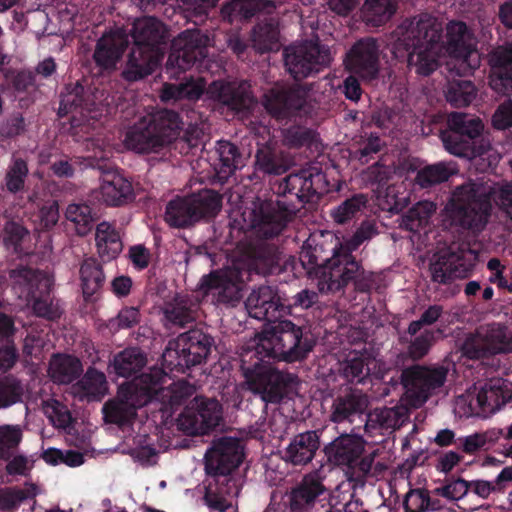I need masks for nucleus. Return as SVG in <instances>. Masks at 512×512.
<instances>
[{
	"instance_id": "obj_47",
	"label": "nucleus",
	"mask_w": 512,
	"mask_h": 512,
	"mask_svg": "<svg viewBox=\"0 0 512 512\" xmlns=\"http://www.w3.org/2000/svg\"><path fill=\"white\" fill-rule=\"evenodd\" d=\"M368 202L367 194L355 193L334 207L330 212V216L335 223L344 225L361 215Z\"/></svg>"
},
{
	"instance_id": "obj_35",
	"label": "nucleus",
	"mask_w": 512,
	"mask_h": 512,
	"mask_svg": "<svg viewBox=\"0 0 512 512\" xmlns=\"http://www.w3.org/2000/svg\"><path fill=\"white\" fill-rule=\"evenodd\" d=\"M368 406L367 397L356 391L337 396L331 407V421L341 423L351 421V417L365 412Z\"/></svg>"
},
{
	"instance_id": "obj_54",
	"label": "nucleus",
	"mask_w": 512,
	"mask_h": 512,
	"mask_svg": "<svg viewBox=\"0 0 512 512\" xmlns=\"http://www.w3.org/2000/svg\"><path fill=\"white\" fill-rule=\"evenodd\" d=\"M23 386L21 381L13 376L0 377V408L10 407L22 401Z\"/></svg>"
},
{
	"instance_id": "obj_20",
	"label": "nucleus",
	"mask_w": 512,
	"mask_h": 512,
	"mask_svg": "<svg viewBox=\"0 0 512 512\" xmlns=\"http://www.w3.org/2000/svg\"><path fill=\"white\" fill-rule=\"evenodd\" d=\"M474 37L462 22H450V66L459 74H469L479 67L480 55Z\"/></svg>"
},
{
	"instance_id": "obj_50",
	"label": "nucleus",
	"mask_w": 512,
	"mask_h": 512,
	"mask_svg": "<svg viewBox=\"0 0 512 512\" xmlns=\"http://www.w3.org/2000/svg\"><path fill=\"white\" fill-rule=\"evenodd\" d=\"M271 2L266 0H233L222 8V15L233 21L236 18H249L257 11L267 10Z\"/></svg>"
},
{
	"instance_id": "obj_33",
	"label": "nucleus",
	"mask_w": 512,
	"mask_h": 512,
	"mask_svg": "<svg viewBox=\"0 0 512 512\" xmlns=\"http://www.w3.org/2000/svg\"><path fill=\"white\" fill-rule=\"evenodd\" d=\"M88 97L79 82L66 86L61 98L58 115L63 117L71 113L72 128L85 125L86 123L83 120L86 117L84 110L89 111L88 106L90 105Z\"/></svg>"
},
{
	"instance_id": "obj_61",
	"label": "nucleus",
	"mask_w": 512,
	"mask_h": 512,
	"mask_svg": "<svg viewBox=\"0 0 512 512\" xmlns=\"http://www.w3.org/2000/svg\"><path fill=\"white\" fill-rule=\"evenodd\" d=\"M475 87L468 80L450 81V104L465 106L475 98Z\"/></svg>"
},
{
	"instance_id": "obj_44",
	"label": "nucleus",
	"mask_w": 512,
	"mask_h": 512,
	"mask_svg": "<svg viewBox=\"0 0 512 512\" xmlns=\"http://www.w3.org/2000/svg\"><path fill=\"white\" fill-rule=\"evenodd\" d=\"M65 218L74 225L79 236L89 234L99 216L89 204L85 202L70 203L65 210Z\"/></svg>"
},
{
	"instance_id": "obj_55",
	"label": "nucleus",
	"mask_w": 512,
	"mask_h": 512,
	"mask_svg": "<svg viewBox=\"0 0 512 512\" xmlns=\"http://www.w3.org/2000/svg\"><path fill=\"white\" fill-rule=\"evenodd\" d=\"M284 142L290 148L307 147L309 149L318 150L319 141L317 130H280Z\"/></svg>"
},
{
	"instance_id": "obj_13",
	"label": "nucleus",
	"mask_w": 512,
	"mask_h": 512,
	"mask_svg": "<svg viewBox=\"0 0 512 512\" xmlns=\"http://www.w3.org/2000/svg\"><path fill=\"white\" fill-rule=\"evenodd\" d=\"M324 246L316 244L315 246L304 247L300 253V261L307 270L309 276L317 280V287L320 293H337L344 291L353 280L343 282L340 277L334 273L333 258L336 252H340L339 240L331 249V255H323Z\"/></svg>"
},
{
	"instance_id": "obj_45",
	"label": "nucleus",
	"mask_w": 512,
	"mask_h": 512,
	"mask_svg": "<svg viewBox=\"0 0 512 512\" xmlns=\"http://www.w3.org/2000/svg\"><path fill=\"white\" fill-rule=\"evenodd\" d=\"M205 89L206 82L203 78L191 77L179 84H165L161 92V99L163 101L197 100Z\"/></svg>"
},
{
	"instance_id": "obj_21",
	"label": "nucleus",
	"mask_w": 512,
	"mask_h": 512,
	"mask_svg": "<svg viewBox=\"0 0 512 512\" xmlns=\"http://www.w3.org/2000/svg\"><path fill=\"white\" fill-rule=\"evenodd\" d=\"M446 373L447 369L444 367L430 369L415 366L404 370L401 379L408 397L412 399V404L414 406L424 404L428 400L430 392L444 384Z\"/></svg>"
},
{
	"instance_id": "obj_39",
	"label": "nucleus",
	"mask_w": 512,
	"mask_h": 512,
	"mask_svg": "<svg viewBox=\"0 0 512 512\" xmlns=\"http://www.w3.org/2000/svg\"><path fill=\"white\" fill-rule=\"evenodd\" d=\"M216 151L219 155V163L215 167L216 176L221 183H225L236 170L243 167V158L239 148L230 141L219 140Z\"/></svg>"
},
{
	"instance_id": "obj_22",
	"label": "nucleus",
	"mask_w": 512,
	"mask_h": 512,
	"mask_svg": "<svg viewBox=\"0 0 512 512\" xmlns=\"http://www.w3.org/2000/svg\"><path fill=\"white\" fill-rule=\"evenodd\" d=\"M209 39L199 30H186L179 34L172 43V51L167 61V69L185 71L199 58L204 57V48Z\"/></svg>"
},
{
	"instance_id": "obj_8",
	"label": "nucleus",
	"mask_w": 512,
	"mask_h": 512,
	"mask_svg": "<svg viewBox=\"0 0 512 512\" xmlns=\"http://www.w3.org/2000/svg\"><path fill=\"white\" fill-rule=\"evenodd\" d=\"M214 346V338L201 328H193L169 341L163 355V365L171 372L186 373L191 367L206 361Z\"/></svg>"
},
{
	"instance_id": "obj_14",
	"label": "nucleus",
	"mask_w": 512,
	"mask_h": 512,
	"mask_svg": "<svg viewBox=\"0 0 512 512\" xmlns=\"http://www.w3.org/2000/svg\"><path fill=\"white\" fill-rule=\"evenodd\" d=\"M246 278L237 267L226 270H213L203 275L198 290L203 296L211 297L214 304L236 307L243 298Z\"/></svg>"
},
{
	"instance_id": "obj_19",
	"label": "nucleus",
	"mask_w": 512,
	"mask_h": 512,
	"mask_svg": "<svg viewBox=\"0 0 512 512\" xmlns=\"http://www.w3.org/2000/svg\"><path fill=\"white\" fill-rule=\"evenodd\" d=\"M163 130H126L123 140L124 146L137 154L160 153L178 138L183 137L191 143L190 137L199 135L204 130H168L169 133H160Z\"/></svg>"
},
{
	"instance_id": "obj_63",
	"label": "nucleus",
	"mask_w": 512,
	"mask_h": 512,
	"mask_svg": "<svg viewBox=\"0 0 512 512\" xmlns=\"http://www.w3.org/2000/svg\"><path fill=\"white\" fill-rule=\"evenodd\" d=\"M508 481H512V467L502 469L495 480V485L484 480L471 481V490L478 496L486 498L496 489V486L498 489H502L504 483Z\"/></svg>"
},
{
	"instance_id": "obj_26",
	"label": "nucleus",
	"mask_w": 512,
	"mask_h": 512,
	"mask_svg": "<svg viewBox=\"0 0 512 512\" xmlns=\"http://www.w3.org/2000/svg\"><path fill=\"white\" fill-rule=\"evenodd\" d=\"M211 97L218 99L228 109L243 116L256 107V102L250 91V85L246 82L225 83L215 81L209 87Z\"/></svg>"
},
{
	"instance_id": "obj_53",
	"label": "nucleus",
	"mask_w": 512,
	"mask_h": 512,
	"mask_svg": "<svg viewBox=\"0 0 512 512\" xmlns=\"http://www.w3.org/2000/svg\"><path fill=\"white\" fill-rule=\"evenodd\" d=\"M252 40L254 47L260 52H267L278 48L279 32L272 23L260 24L253 30Z\"/></svg>"
},
{
	"instance_id": "obj_2",
	"label": "nucleus",
	"mask_w": 512,
	"mask_h": 512,
	"mask_svg": "<svg viewBox=\"0 0 512 512\" xmlns=\"http://www.w3.org/2000/svg\"><path fill=\"white\" fill-rule=\"evenodd\" d=\"M393 37L400 46L410 50L408 65L419 75L428 76L437 70L448 51L442 23L428 14L405 20Z\"/></svg>"
},
{
	"instance_id": "obj_57",
	"label": "nucleus",
	"mask_w": 512,
	"mask_h": 512,
	"mask_svg": "<svg viewBox=\"0 0 512 512\" xmlns=\"http://www.w3.org/2000/svg\"><path fill=\"white\" fill-rule=\"evenodd\" d=\"M28 176V166L21 158L15 159L5 175V185L10 193L16 194L24 189Z\"/></svg>"
},
{
	"instance_id": "obj_9",
	"label": "nucleus",
	"mask_w": 512,
	"mask_h": 512,
	"mask_svg": "<svg viewBox=\"0 0 512 512\" xmlns=\"http://www.w3.org/2000/svg\"><path fill=\"white\" fill-rule=\"evenodd\" d=\"M491 210L490 197L479 193L472 182L459 185L450 193V226L455 221L463 229L479 233L485 228Z\"/></svg>"
},
{
	"instance_id": "obj_18",
	"label": "nucleus",
	"mask_w": 512,
	"mask_h": 512,
	"mask_svg": "<svg viewBox=\"0 0 512 512\" xmlns=\"http://www.w3.org/2000/svg\"><path fill=\"white\" fill-rule=\"evenodd\" d=\"M206 473L214 477H224L225 482L231 481L228 476L242 462V452L238 439L221 437L213 441L205 453Z\"/></svg>"
},
{
	"instance_id": "obj_43",
	"label": "nucleus",
	"mask_w": 512,
	"mask_h": 512,
	"mask_svg": "<svg viewBox=\"0 0 512 512\" xmlns=\"http://www.w3.org/2000/svg\"><path fill=\"white\" fill-rule=\"evenodd\" d=\"M373 360L364 353H350L341 364L340 374L349 383L365 384L369 380Z\"/></svg>"
},
{
	"instance_id": "obj_37",
	"label": "nucleus",
	"mask_w": 512,
	"mask_h": 512,
	"mask_svg": "<svg viewBox=\"0 0 512 512\" xmlns=\"http://www.w3.org/2000/svg\"><path fill=\"white\" fill-rule=\"evenodd\" d=\"M95 241L97 253L103 262L116 259L123 249L119 233L106 221L96 225Z\"/></svg>"
},
{
	"instance_id": "obj_10",
	"label": "nucleus",
	"mask_w": 512,
	"mask_h": 512,
	"mask_svg": "<svg viewBox=\"0 0 512 512\" xmlns=\"http://www.w3.org/2000/svg\"><path fill=\"white\" fill-rule=\"evenodd\" d=\"M243 373L249 391L258 395L265 404H279L291 399L299 383L295 374L259 362L244 368Z\"/></svg>"
},
{
	"instance_id": "obj_30",
	"label": "nucleus",
	"mask_w": 512,
	"mask_h": 512,
	"mask_svg": "<svg viewBox=\"0 0 512 512\" xmlns=\"http://www.w3.org/2000/svg\"><path fill=\"white\" fill-rule=\"evenodd\" d=\"M320 447V432L308 430L295 435L284 450L283 459L294 466L310 463Z\"/></svg>"
},
{
	"instance_id": "obj_29",
	"label": "nucleus",
	"mask_w": 512,
	"mask_h": 512,
	"mask_svg": "<svg viewBox=\"0 0 512 512\" xmlns=\"http://www.w3.org/2000/svg\"><path fill=\"white\" fill-rule=\"evenodd\" d=\"M491 88L502 94L512 91V43L498 47L493 51L490 58Z\"/></svg>"
},
{
	"instance_id": "obj_1",
	"label": "nucleus",
	"mask_w": 512,
	"mask_h": 512,
	"mask_svg": "<svg viewBox=\"0 0 512 512\" xmlns=\"http://www.w3.org/2000/svg\"><path fill=\"white\" fill-rule=\"evenodd\" d=\"M334 188L335 184L330 183L317 165L291 173L278 183L270 198L255 205L249 214V223L241 229L251 231L260 239H273L287 228L304 204L315 197L319 199Z\"/></svg>"
},
{
	"instance_id": "obj_31",
	"label": "nucleus",
	"mask_w": 512,
	"mask_h": 512,
	"mask_svg": "<svg viewBox=\"0 0 512 512\" xmlns=\"http://www.w3.org/2000/svg\"><path fill=\"white\" fill-rule=\"evenodd\" d=\"M127 44V35L122 29L104 34L94 52L96 63L105 69L115 67Z\"/></svg>"
},
{
	"instance_id": "obj_12",
	"label": "nucleus",
	"mask_w": 512,
	"mask_h": 512,
	"mask_svg": "<svg viewBox=\"0 0 512 512\" xmlns=\"http://www.w3.org/2000/svg\"><path fill=\"white\" fill-rule=\"evenodd\" d=\"M152 377L142 373L120 385L116 397L103 405L105 421L119 426L132 423L137 416V410L151 403V394L146 381L151 380Z\"/></svg>"
},
{
	"instance_id": "obj_38",
	"label": "nucleus",
	"mask_w": 512,
	"mask_h": 512,
	"mask_svg": "<svg viewBox=\"0 0 512 512\" xmlns=\"http://www.w3.org/2000/svg\"><path fill=\"white\" fill-rule=\"evenodd\" d=\"M147 363V357L139 348H126L115 354L109 368L119 377L128 378L140 372Z\"/></svg>"
},
{
	"instance_id": "obj_46",
	"label": "nucleus",
	"mask_w": 512,
	"mask_h": 512,
	"mask_svg": "<svg viewBox=\"0 0 512 512\" xmlns=\"http://www.w3.org/2000/svg\"><path fill=\"white\" fill-rule=\"evenodd\" d=\"M80 279L85 300H91L105 282L102 265L96 258L89 257L83 260L80 266Z\"/></svg>"
},
{
	"instance_id": "obj_58",
	"label": "nucleus",
	"mask_w": 512,
	"mask_h": 512,
	"mask_svg": "<svg viewBox=\"0 0 512 512\" xmlns=\"http://www.w3.org/2000/svg\"><path fill=\"white\" fill-rule=\"evenodd\" d=\"M23 433L18 425L4 424L0 426V457L10 458L12 451L22 441Z\"/></svg>"
},
{
	"instance_id": "obj_48",
	"label": "nucleus",
	"mask_w": 512,
	"mask_h": 512,
	"mask_svg": "<svg viewBox=\"0 0 512 512\" xmlns=\"http://www.w3.org/2000/svg\"><path fill=\"white\" fill-rule=\"evenodd\" d=\"M436 211V205L431 201H420L411 207L403 216L400 227L417 233L428 226L431 216Z\"/></svg>"
},
{
	"instance_id": "obj_4",
	"label": "nucleus",
	"mask_w": 512,
	"mask_h": 512,
	"mask_svg": "<svg viewBox=\"0 0 512 512\" xmlns=\"http://www.w3.org/2000/svg\"><path fill=\"white\" fill-rule=\"evenodd\" d=\"M165 27L153 17L137 19L133 24L134 46L129 55L125 76L137 80L152 73L163 57Z\"/></svg>"
},
{
	"instance_id": "obj_62",
	"label": "nucleus",
	"mask_w": 512,
	"mask_h": 512,
	"mask_svg": "<svg viewBox=\"0 0 512 512\" xmlns=\"http://www.w3.org/2000/svg\"><path fill=\"white\" fill-rule=\"evenodd\" d=\"M141 321V313L137 307H123L115 318L109 320L108 327L111 331L117 332L122 329H131Z\"/></svg>"
},
{
	"instance_id": "obj_25",
	"label": "nucleus",
	"mask_w": 512,
	"mask_h": 512,
	"mask_svg": "<svg viewBox=\"0 0 512 512\" xmlns=\"http://www.w3.org/2000/svg\"><path fill=\"white\" fill-rule=\"evenodd\" d=\"M245 307L250 317L270 324L288 308L281 302L277 289L268 285L253 289L245 301Z\"/></svg>"
},
{
	"instance_id": "obj_23",
	"label": "nucleus",
	"mask_w": 512,
	"mask_h": 512,
	"mask_svg": "<svg viewBox=\"0 0 512 512\" xmlns=\"http://www.w3.org/2000/svg\"><path fill=\"white\" fill-rule=\"evenodd\" d=\"M345 67L363 80H373L379 73V47L374 39L356 42L347 52Z\"/></svg>"
},
{
	"instance_id": "obj_41",
	"label": "nucleus",
	"mask_w": 512,
	"mask_h": 512,
	"mask_svg": "<svg viewBox=\"0 0 512 512\" xmlns=\"http://www.w3.org/2000/svg\"><path fill=\"white\" fill-rule=\"evenodd\" d=\"M83 372L81 361L72 355L57 354L50 362V375L58 384H70L77 380Z\"/></svg>"
},
{
	"instance_id": "obj_6",
	"label": "nucleus",
	"mask_w": 512,
	"mask_h": 512,
	"mask_svg": "<svg viewBox=\"0 0 512 512\" xmlns=\"http://www.w3.org/2000/svg\"><path fill=\"white\" fill-rule=\"evenodd\" d=\"M10 279L14 292L32 306L36 316L47 320L60 318L62 312L52 296L53 280L46 273L20 267L10 271Z\"/></svg>"
},
{
	"instance_id": "obj_51",
	"label": "nucleus",
	"mask_w": 512,
	"mask_h": 512,
	"mask_svg": "<svg viewBox=\"0 0 512 512\" xmlns=\"http://www.w3.org/2000/svg\"><path fill=\"white\" fill-rule=\"evenodd\" d=\"M486 344L492 354L512 352V332L505 326L497 324L488 331Z\"/></svg>"
},
{
	"instance_id": "obj_49",
	"label": "nucleus",
	"mask_w": 512,
	"mask_h": 512,
	"mask_svg": "<svg viewBox=\"0 0 512 512\" xmlns=\"http://www.w3.org/2000/svg\"><path fill=\"white\" fill-rule=\"evenodd\" d=\"M398 7V0H365L362 7L364 20L380 26L391 19Z\"/></svg>"
},
{
	"instance_id": "obj_17",
	"label": "nucleus",
	"mask_w": 512,
	"mask_h": 512,
	"mask_svg": "<svg viewBox=\"0 0 512 512\" xmlns=\"http://www.w3.org/2000/svg\"><path fill=\"white\" fill-rule=\"evenodd\" d=\"M143 375L153 376L151 380L146 381L147 388L151 394V403L159 402V409L168 412L174 411L179 406L183 405L195 392L193 385L187 381L180 380L172 384L171 387L166 388L167 374L163 369L158 367L150 368L148 372Z\"/></svg>"
},
{
	"instance_id": "obj_60",
	"label": "nucleus",
	"mask_w": 512,
	"mask_h": 512,
	"mask_svg": "<svg viewBox=\"0 0 512 512\" xmlns=\"http://www.w3.org/2000/svg\"><path fill=\"white\" fill-rule=\"evenodd\" d=\"M29 237V230L20 222L15 220L7 221L4 227V244L12 247L16 253L20 252L21 245Z\"/></svg>"
},
{
	"instance_id": "obj_11",
	"label": "nucleus",
	"mask_w": 512,
	"mask_h": 512,
	"mask_svg": "<svg viewBox=\"0 0 512 512\" xmlns=\"http://www.w3.org/2000/svg\"><path fill=\"white\" fill-rule=\"evenodd\" d=\"M221 207V195L212 189H203L171 200L166 206L165 221L174 228H187L201 220L214 218Z\"/></svg>"
},
{
	"instance_id": "obj_52",
	"label": "nucleus",
	"mask_w": 512,
	"mask_h": 512,
	"mask_svg": "<svg viewBox=\"0 0 512 512\" xmlns=\"http://www.w3.org/2000/svg\"><path fill=\"white\" fill-rule=\"evenodd\" d=\"M436 468L445 474L444 483L431 491L426 490L427 511H437L444 507V503L439 499L440 496L448 499V453L440 455Z\"/></svg>"
},
{
	"instance_id": "obj_27",
	"label": "nucleus",
	"mask_w": 512,
	"mask_h": 512,
	"mask_svg": "<svg viewBox=\"0 0 512 512\" xmlns=\"http://www.w3.org/2000/svg\"><path fill=\"white\" fill-rule=\"evenodd\" d=\"M364 451L361 437L342 434L324 447V453L329 463L335 466L352 468Z\"/></svg>"
},
{
	"instance_id": "obj_34",
	"label": "nucleus",
	"mask_w": 512,
	"mask_h": 512,
	"mask_svg": "<svg viewBox=\"0 0 512 512\" xmlns=\"http://www.w3.org/2000/svg\"><path fill=\"white\" fill-rule=\"evenodd\" d=\"M247 270H242L249 280L252 272L267 276L279 271V257L274 246L258 244L251 246L247 255Z\"/></svg>"
},
{
	"instance_id": "obj_3",
	"label": "nucleus",
	"mask_w": 512,
	"mask_h": 512,
	"mask_svg": "<svg viewBox=\"0 0 512 512\" xmlns=\"http://www.w3.org/2000/svg\"><path fill=\"white\" fill-rule=\"evenodd\" d=\"M314 345L309 329L288 319L275 320L267 325L260 332L258 341V347L267 357L288 363L306 359Z\"/></svg>"
},
{
	"instance_id": "obj_15",
	"label": "nucleus",
	"mask_w": 512,
	"mask_h": 512,
	"mask_svg": "<svg viewBox=\"0 0 512 512\" xmlns=\"http://www.w3.org/2000/svg\"><path fill=\"white\" fill-rule=\"evenodd\" d=\"M284 58L290 75L300 80L329 66L333 53L329 47L319 44L317 40H309L286 48Z\"/></svg>"
},
{
	"instance_id": "obj_32",
	"label": "nucleus",
	"mask_w": 512,
	"mask_h": 512,
	"mask_svg": "<svg viewBox=\"0 0 512 512\" xmlns=\"http://www.w3.org/2000/svg\"><path fill=\"white\" fill-rule=\"evenodd\" d=\"M304 92L299 89L276 85L264 95L263 105L275 117L285 116L291 109H298L302 105Z\"/></svg>"
},
{
	"instance_id": "obj_42",
	"label": "nucleus",
	"mask_w": 512,
	"mask_h": 512,
	"mask_svg": "<svg viewBox=\"0 0 512 512\" xmlns=\"http://www.w3.org/2000/svg\"><path fill=\"white\" fill-rule=\"evenodd\" d=\"M405 411L399 407L376 408L367 415L365 430H389L400 428L405 421Z\"/></svg>"
},
{
	"instance_id": "obj_5",
	"label": "nucleus",
	"mask_w": 512,
	"mask_h": 512,
	"mask_svg": "<svg viewBox=\"0 0 512 512\" xmlns=\"http://www.w3.org/2000/svg\"><path fill=\"white\" fill-rule=\"evenodd\" d=\"M512 399V390L503 378H492L483 384L474 383L465 393L455 397L456 418H488Z\"/></svg>"
},
{
	"instance_id": "obj_7",
	"label": "nucleus",
	"mask_w": 512,
	"mask_h": 512,
	"mask_svg": "<svg viewBox=\"0 0 512 512\" xmlns=\"http://www.w3.org/2000/svg\"><path fill=\"white\" fill-rule=\"evenodd\" d=\"M378 234L374 222L363 221L354 234L344 243L339 241L340 252H336L333 258L334 273L342 279L353 280L354 289L357 292L367 293L372 289V273L366 272L361 260H357L353 252L364 242Z\"/></svg>"
},
{
	"instance_id": "obj_56",
	"label": "nucleus",
	"mask_w": 512,
	"mask_h": 512,
	"mask_svg": "<svg viewBox=\"0 0 512 512\" xmlns=\"http://www.w3.org/2000/svg\"><path fill=\"white\" fill-rule=\"evenodd\" d=\"M106 376L103 372L89 367L83 377L78 381V386L87 396L97 397L106 390Z\"/></svg>"
},
{
	"instance_id": "obj_28",
	"label": "nucleus",
	"mask_w": 512,
	"mask_h": 512,
	"mask_svg": "<svg viewBox=\"0 0 512 512\" xmlns=\"http://www.w3.org/2000/svg\"><path fill=\"white\" fill-rule=\"evenodd\" d=\"M100 194L104 203L112 207L132 203L136 197L132 182L117 170L104 173Z\"/></svg>"
},
{
	"instance_id": "obj_24",
	"label": "nucleus",
	"mask_w": 512,
	"mask_h": 512,
	"mask_svg": "<svg viewBox=\"0 0 512 512\" xmlns=\"http://www.w3.org/2000/svg\"><path fill=\"white\" fill-rule=\"evenodd\" d=\"M328 488L318 473H309L288 494L290 512H311L318 502L325 500Z\"/></svg>"
},
{
	"instance_id": "obj_40",
	"label": "nucleus",
	"mask_w": 512,
	"mask_h": 512,
	"mask_svg": "<svg viewBox=\"0 0 512 512\" xmlns=\"http://www.w3.org/2000/svg\"><path fill=\"white\" fill-rule=\"evenodd\" d=\"M199 304L189 296H177L166 303L163 313L173 325L184 327L196 321Z\"/></svg>"
},
{
	"instance_id": "obj_36",
	"label": "nucleus",
	"mask_w": 512,
	"mask_h": 512,
	"mask_svg": "<svg viewBox=\"0 0 512 512\" xmlns=\"http://www.w3.org/2000/svg\"><path fill=\"white\" fill-rule=\"evenodd\" d=\"M420 165L417 158H408L401 163V168L407 173L417 172L414 181L420 188H430L448 181V167L445 163L427 165L423 168H420Z\"/></svg>"
},
{
	"instance_id": "obj_16",
	"label": "nucleus",
	"mask_w": 512,
	"mask_h": 512,
	"mask_svg": "<svg viewBox=\"0 0 512 512\" xmlns=\"http://www.w3.org/2000/svg\"><path fill=\"white\" fill-rule=\"evenodd\" d=\"M222 419V406L216 399L196 396L180 413L178 428L189 434H206L216 428Z\"/></svg>"
},
{
	"instance_id": "obj_64",
	"label": "nucleus",
	"mask_w": 512,
	"mask_h": 512,
	"mask_svg": "<svg viewBox=\"0 0 512 512\" xmlns=\"http://www.w3.org/2000/svg\"><path fill=\"white\" fill-rule=\"evenodd\" d=\"M394 172V168L391 165L378 161L363 172V178L371 185H377L382 188L387 185Z\"/></svg>"
},
{
	"instance_id": "obj_59",
	"label": "nucleus",
	"mask_w": 512,
	"mask_h": 512,
	"mask_svg": "<svg viewBox=\"0 0 512 512\" xmlns=\"http://www.w3.org/2000/svg\"><path fill=\"white\" fill-rule=\"evenodd\" d=\"M256 165L265 174L281 175L288 169L287 164L271 151L259 150L256 154Z\"/></svg>"
}]
</instances>
